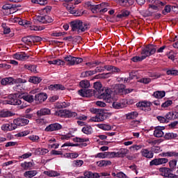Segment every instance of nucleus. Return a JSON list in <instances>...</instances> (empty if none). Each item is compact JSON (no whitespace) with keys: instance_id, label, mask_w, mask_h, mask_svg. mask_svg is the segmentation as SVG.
Segmentation results:
<instances>
[{"instance_id":"obj_1","label":"nucleus","mask_w":178,"mask_h":178,"mask_svg":"<svg viewBox=\"0 0 178 178\" xmlns=\"http://www.w3.org/2000/svg\"><path fill=\"white\" fill-rule=\"evenodd\" d=\"M71 27V31L75 34H83L86 31H88V24L83 22L80 19H75L70 23Z\"/></svg>"},{"instance_id":"obj_2","label":"nucleus","mask_w":178,"mask_h":178,"mask_svg":"<svg viewBox=\"0 0 178 178\" xmlns=\"http://www.w3.org/2000/svg\"><path fill=\"white\" fill-rule=\"evenodd\" d=\"M94 88L98 92L99 98L100 99L108 100L112 97V90L109 88H102V83L101 82L94 83Z\"/></svg>"},{"instance_id":"obj_3","label":"nucleus","mask_w":178,"mask_h":178,"mask_svg":"<svg viewBox=\"0 0 178 178\" xmlns=\"http://www.w3.org/2000/svg\"><path fill=\"white\" fill-rule=\"evenodd\" d=\"M156 52V47L152 44H148L144 49H142L141 55L143 59H146L148 56L154 55Z\"/></svg>"},{"instance_id":"obj_4","label":"nucleus","mask_w":178,"mask_h":178,"mask_svg":"<svg viewBox=\"0 0 178 178\" xmlns=\"http://www.w3.org/2000/svg\"><path fill=\"white\" fill-rule=\"evenodd\" d=\"M55 115L56 116H59V118H67L70 119L72 118H76L77 116V113L70 110H60L56 111Z\"/></svg>"},{"instance_id":"obj_5","label":"nucleus","mask_w":178,"mask_h":178,"mask_svg":"<svg viewBox=\"0 0 178 178\" xmlns=\"http://www.w3.org/2000/svg\"><path fill=\"white\" fill-rule=\"evenodd\" d=\"M64 60L67 62V65H68V66H74V65H79L83 62V58L72 56L65 57Z\"/></svg>"},{"instance_id":"obj_6","label":"nucleus","mask_w":178,"mask_h":178,"mask_svg":"<svg viewBox=\"0 0 178 178\" xmlns=\"http://www.w3.org/2000/svg\"><path fill=\"white\" fill-rule=\"evenodd\" d=\"M168 162L169 159L167 158H155L149 162V166H161V165L165 166Z\"/></svg>"},{"instance_id":"obj_7","label":"nucleus","mask_w":178,"mask_h":178,"mask_svg":"<svg viewBox=\"0 0 178 178\" xmlns=\"http://www.w3.org/2000/svg\"><path fill=\"white\" fill-rule=\"evenodd\" d=\"M108 119V113L104 111H99L95 117L90 118V122H104Z\"/></svg>"},{"instance_id":"obj_8","label":"nucleus","mask_w":178,"mask_h":178,"mask_svg":"<svg viewBox=\"0 0 178 178\" xmlns=\"http://www.w3.org/2000/svg\"><path fill=\"white\" fill-rule=\"evenodd\" d=\"M6 104L8 105H22V100L17 98L13 95H10L8 99L6 100Z\"/></svg>"},{"instance_id":"obj_9","label":"nucleus","mask_w":178,"mask_h":178,"mask_svg":"<svg viewBox=\"0 0 178 178\" xmlns=\"http://www.w3.org/2000/svg\"><path fill=\"white\" fill-rule=\"evenodd\" d=\"M29 120L24 118H17L13 120V124L15 127V129H17V127H23L26 126L28 123H29Z\"/></svg>"},{"instance_id":"obj_10","label":"nucleus","mask_w":178,"mask_h":178,"mask_svg":"<svg viewBox=\"0 0 178 178\" xmlns=\"http://www.w3.org/2000/svg\"><path fill=\"white\" fill-rule=\"evenodd\" d=\"M159 172L161 176H163L164 177H173V175L172 174V169L166 167H162L159 169Z\"/></svg>"},{"instance_id":"obj_11","label":"nucleus","mask_w":178,"mask_h":178,"mask_svg":"<svg viewBox=\"0 0 178 178\" xmlns=\"http://www.w3.org/2000/svg\"><path fill=\"white\" fill-rule=\"evenodd\" d=\"M86 5L90 6L91 11L92 13H100L101 8H104V5H108L106 3H102L96 6H92L91 2L88 1Z\"/></svg>"},{"instance_id":"obj_12","label":"nucleus","mask_w":178,"mask_h":178,"mask_svg":"<svg viewBox=\"0 0 178 178\" xmlns=\"http://www.w3.org/2000/svg\"><path fill=\"white\" fill-rule=\"evenodd\" d=\"M36 19L39 23H42L43 24H47V23H52L54 22V18L49 15L38 16Z\"/></svg>"},{"instance_id":"obj_13","label":"nucleus","mask_w":178,"mask_h":178,"mask_svg":"<svg viewBox=\"0 0 178 178\" xmlns=\"http://www.w3.org/2000/svg\"><path fill=\"white\" fill-rule=\"evenodd\" d=\"M62 125L59 123L51 124L45 128V131H58L61 130Z\"/></svg>"},{"instance_id":"obj_14","label":"nucleus","mask_w":178,"mask_h":178,"mask_svg":"<svg viewBox=\"0 0 178 178\" xmlns=\"http://www.w3.org/2000/svg\"><path fill=\"white\" fill-rule=\"evenodd\" d=\"M78 94L81 95V97H90L94 95V90L81 89L78 91Z\"/></svg>"},{"instance_id":"obj_15","label":"nucleus","mask_w":178,"mask_h":178,"mask_svg":"<svg viewBox=\"0 0 178 178\" xmlns=\"http://www.w3.org/2000/svg\"><path fill=\"white\" fill-rule=\"evenodd\" d=\"M151 105H152L151 102L147 101L139 102L136 104V106H138V108H140L142 111H147V108L149 109V106H151Z\"/></svg>"},{"instance_id":"obj_16","label":"nucleus","mask_w":178,"mask_h":178,"mask_svg":"<svg viewBox=\"0 0 178 178\" xmlns=\"http://www.w3.org/2000/svg\"><path fill=\"white\" fill-rule=\"evenodd\" d=\"M1 129L3 131H12V130H15V127L13 123H6L3 124Z\"/></svg>"},{"instance_id":"obj_17","label":"nucleus","mask_w":178,"mask_h":178,"mask_svg":"<svg viewBox=\"0 0 178 178\" xmlns=\"http://www.w3.org/2000/svg\"><path fill=\"white\" fill-rule=\"evenodd\" d=\"M140 154H142V156L147 158L148 159L154 158V152H152V151H149L148 149H143L140 151Z\"/></svg>"},{"instance_id":"obj_18","label":"nucleus","mask_w":178,"mask_h":178,"mask_svg":"<svg viewBox=\"0 0 178 178\" xmlns=\"http://www.w3.org/2000/svg\"><path fill=\"white\" fill-rule=\"evenodd\" d=\"M165 119L167 120H176V119H178V112L177 111L168 112L165 115Z\"/></svg>"},{"instance_id":"obj_19","label":"nucleus","mask_w":178,"mask_h":178,"mask_svg":"<svg viewBox=\"0 0 178 178\" xmlns=\"http://www.w3.org/2000/svg\"><path fill=\"white\" fill-rule=\"evenodd\" d=\"M80 178H99V174L97 172H91L90 171H86L83 173V176L80 177Z\"/></svg>"},{"instance_id":"obj_20","label":"nucleus","mask_w":178,"mask_h":178,"mask_svg":"<svg viewBox=\"0 0 178 178\" xmlns=\"http://www.w3.org/2000/svg\"><path fill=\"white\" fill-rule=\"evenodd\" d=\"M47 98H48V97L46 93H39L35 95V101H36V102H44L47 101Z\"/></svg>"},{"instance_id":"obj_21","label":"nucleus","mask_w":178,"mask_h":178,"mask_svg":"<svg viewBox=\"0 0 178 178\" xmlns=\"http://www.w3.org/2000/svg\"><path fill=\"white\" fill-rule=\"evenodd\" d=\"M49 90H51V91L61 90V91H63V90H66V88L62 84H51L49 86Z\"/></svg>"},{"instance_id":"obj_22","label":"nucleus","mask_w":178,"mask_h":178,"mask_svg":"<svg viewBox=\"0 0 178 178\" xmlns=\"http://www.w3.org/2000/svg\"><path fill=\"white\" fill-rule=\"evenodd\" d=\"M3 12H6V15H12L13 13V6L12 4H5L2 7Z\"/></svg>"},{"instance_id":"obj_23","label":"nucleus","mask_w":178,"mask_h":178,"mask_svg":"<svg viewBox=\"0 0 178 178\" xmlns=\"http://www.w3.org/2000/svg\"><path fill=\"white\" fill-rule=\"evenodd\" d=\"M125 118L127 120H133L138 118V112L137 111H131V113H128L125 115Z\"/></svg>"},{"instance_id":"obj_24","label":"nucleus","mask_w":178,"mask_h":178,"mask_svg":"<svg viewBox=\"0 0 178 178\" xmlns=\"http://www.w3.org/2000/svg\"><path fill=\"white\" fill-rule=\"evenodd\" d=\"M47 115H51V110L47 108H41L37 111V115L38 117L45 116Z\"/></svg>"},{"instance_id":"obj_25","label":"nucleus","mask_w":178,"mask_h":178,"mask_svg":"<svg viewBox=\"0 0 178 178\" xmlns=\"http://www.w3.org/2000/svg\"><path fill=\"white\" fill-rule=\"evenodd\" d=\"M19 97L21 99H23L24 101H26V102H29V104H31V102H34V96L31 95H22Z\"/></svg>"},{"instance_id":"obj_26","label":"nucleus","mask_w":178,"mask_h":178,"mask_svg":"<svg viewBox=\"0 0 178 178\" xmlns=\"http://www.w3.org/2000/svg\"><path fill=\"white\" fill-rule=\"evenodd\" d=\"M64 6L66 8L67 10L70 12L72 15H74L77 10H76V7L72 3H65Z\"/></svg>"},{"instance_id":"obj_27","label":"nucleus","mask_w":178,"mask_h":178,"mask_svg":"<svg viewBox=\"0 0 178 178\" xmlns=\"http://www.w3.org/2000/svg\"><path fill=\"white\" fill-rule=\"evenodd\" d=\"M164 129H163L161 127H157L155 128L154 131V137H157V138H161V137H163V131L162 130H163Z\"/></svg>"},{"instance_id":"obj_28","label":"nucleus","mask_w":178,"mask_h":178,"mask_svg":"<svg viewBox=\"0 0 178 178\" xmlns=\"http://www.w3.org/2000/svg\"><path fill=\"white\" fill-rule=\"evenodd\" d=\"M70 106V102L66 101L64 102H57L56 103V107L58 108V109H62L63 108H69Z\"/></svg>"},{"instance_id":"obj_29","label":"nucleus","mask_w":178,"mask_h":178,"mask_svg":"<svg viewBox=\"0 0 178 178\" xmlns=\"http://www.w3.org/2000/svg\"><path fill=\"white\" fill-rule=\"evenodd\" d=\"M13 58L14 59H17V60H24V59L27 58V56L25 53H16L13 55Z\"/></svg>"},{"instance_id":"obj_30","label":"nucleus","mask_w":178,"mask_h":178,"mask_svg":"<svg viewBox=\"0 0 178 178\" xmlns=\"http://www.w3.org/2000/svg\"><path fill=\"white\" fill-rule=\"evenodd\" d=\"M129 16H130V11L125 9L122 10L120 13L117 15V17H118V19H123V17H127Z\"/></svg>"},{"instance_id":"obj_31","label":"nucleus","mask_w":178,"mask_h":178,"mask_svg":"<svg viewBox=\"0 0 178 178\" xmlns=\"http://www.w3.org/2000/svg\"><path fill=\"white\" fill-rule=\"evenodd\" d=\"M129 150L127 149H120L118 152H116L117 158H124L127 155Z\"/></svg>"},{"instance_id":"obj_32","label":"nucleus","mask_w":178,"mask_h":178,"mask_svg":"<svg viewBox=\"0 0 178 178\" xmlns=\"http://www.w3.org/2000/svg\"><path fill=\"white\" fill-rule=\"evenodd\" d=\"M1 86H12L13 83H12V77L3 78L1 81Z\"/></svg>"},{"instance_id":"obj_33","label":"nucleus","mask_w":178,"mask_h":178,"mask_svg":"<svg viewBox=\"0 0 178 178\" xmlns=\"http://www.w3.org/2000/svg\"><path fill=\"white\" fill-rule=\"evenodd\" d=\"M44 175H46L49 177H56L58 176H60V174L59 172L54 170L44 171Z\"/></svg>"},{"instance_id":"obj_34","label":"nucleus","mask_w":178,"mask_h":178,"mask_svg":"<svg viewBox=\"0 0 178 178\" xmlns=\"http://www.w3.org/2000/svg\"><path fill=\"white\" fill-rule=\"evenodd\" d=\"M161 156H164V157H171V156H175L177 157L178 156V152H163L161 154Z\"/></svg>"},{"instance_id":"obj_35","label":"nucleus","mask_w":178,"mask_h":178,"mask_svg":"<svg viewBox=\"0 0 178 178\" xmlns=\"http://www.w3.org/2000/svg\"><path fill=\"white\" fill-rule=\"evenodd\" d=\"M79 86L81 87V88H84L85 90L86 88H90V81L88 80H82L79 82Z\"/></svg>"},{"instance_id":"obj_36","label":"nucleus","mask_w":178,"mask_h":178,"mask_svg":"<svg viewBox=\"0 0 178 178\" xmlns=\"http://www.w3.org/2000/svg\"><path fill=\"white\" fill-rule=\"evenodd\" d=\"M42 81V79L39 76H31L29 79V83H33V84H38Z\"/></svg>"},{"instance_id":"obj_37","label":"nucleus","mask_w":178,"mask_h":178,"mask_svg":"<svg viewBox=\"0 0 178 178\" xmlns=\"http://www.w3.org/2000/svg\"><path fill=\"white\" fill-rule=\"evenodd\" d=\"M11 83H13V84H22V83H27V81L22 78L14 79L11 77Z\"/></svg>"},{"instance_id":"obj_38","label":"nucleus","mask_w":178,"mask_h":178,"mask_svg":"<svg viewBox=\"0 0 178 178\" xmlns=\"http://www.w3.org/2000/svg\"><path fill=\"white\" fill-rule=\"evenodd\" d=\"M82 131L84 133V134H92V127L90 125H85L82 128Z\"/></svg>"},{"instance_id":"obj_39","label":"nucleus","mask_w":178,"mask_h":178,"mask_svg":"<svg viewBox=\"0 0 178 178\" xmlns=\"http://www.w3.org/2000/svg\"><path fill=\"white\" fill-rule=\"evenodd\" d=\"M22 41L27 45H33V36L24 37L22 38Z\"/></svg>"},{"instance_id":"obj_40","label":"nucleus","mask_w":178,"mask_h":178,"mask_svg":"<svg viewBox=\"0 0 178 178\" xmlns=\"http://www.w3.org/2000/svg\"><path fill=\"white\" fill-rule=\"evenodd\" d=\"M165 94L166 93L165 91H156L154 92L153 97H154V98H157L158 99H161V98L165 97Z\"/></svg>"},{"instance_id":"obj_41","label":"nucleus","mask_w":178,"mask_h":178,"mask_svg":"<svg viewBox=\"0 0 178 178\" xmlns=\"http://www.w3.org/2000/svg\"><path fill=\"white\" fill-rule=\"evenodd\" d=\"M37 173H38L37 170L26 171L24 173V176L25 177L31 178V177H34V176H35Z\"/></svg>"},{"instance_id":"obj_42","label":"nucleus","mask_w":178,"mask_h":178,"mask_svg":"<svg viewBox=\"0 0 178 178\" xmlns=\"http://www.w3.org/2000/svg\"><path fill=\"white\" fill-rule=\"evenodd\" d=\"M32 166L33 163L31 162H24L21 163V168L24 169V170H29Z\"/></svg>"},{"instance_id":"obj_43","label":"nucleus","mask_w":178,"mask_h":178,"mask_svg":"<svg viewBox=\"0 0 178 178\" xmlns=\"http://www.w3.org/2000/svg\"><path fill=\"white\" fill-rule=\"evenodd\" d=\"M177 134H173V133H166L164 136V138L165 140H173L175 138H177Z\"/></svg>"},{"instance_id":"obj_44","label":"nucleus","mask_w":178,"mask_h":178,"mask_svg":"<svg viewBox=\"0 0 178 178\" xmlns=\"http://www.w3.org/2000/svg\"><path fill=\"white\" fill-rule=\"evenodd\" d=\"M98 163L100 168H102V166H111V165H112V162L107 160L100 161Z\"/></svg>"},{"instance_id":"obj_45","label":"nucleus","mask_w":178,"mask_h":178,"mask_svg":"<svg viewBox=\"0 0 178 178\" xmlns=\"http://www.w3.org/2000/svg\"><path fill=\"white\" fill-rule=\"evenodd\" d=\"M83 164L84 161L83 160H74L72 162V165L74 166V168H80L83 166Z\"/></svg>"},{"instance_id":"obj_46","label":"nucleus","mask_w":178,"mask_h":178,"mask_svg":"<svg viewBox=\"0 0 178 178\" xmlns=\"http://www.w3.org/2000/svg\"><path fill=\"white\" fill-rule=\"evenodd\" d=\"M93 74H95V72H94L93 70H90L83 72L81 74V77H90V76H93Z\"/></svg>"},{"instance_id":"obj_47","label":"nucleus","mask_w":178,"mask_h":178,"mask_svg":"<svg viewBox=\"0 0 178 178\" xmlns=\"http://www.w3.org/2000/svg\"><path fill=\"white\" fill-rule=\"evenodd\" d=\"M86 65L88 67V69H92V67L98 66V65H99V63L98 61H92L86 63Z\"/></svg>"},{"instance_id":"obj_48","label":"nucleus","mask_w":178,"mask_h":178,"mask_svg":"<svg viewBox=\"0 0 178 178\" xmlns=\"http://www.w3.org/2000/svg\"><path fill=\"white\" fill-rule=\"evenodd\" d=\"M115 88L119 94H122V92L124 91V88H126V86L124 84L118 83L115 85Z\"/></svg>"},{"instance_id":"obj_49","label":"nucleus","mask_w":178,"mask_h":178,"mask_svg":"<svg viewBox=\"0 0 178 178\" xmlns=\"http://www.w3.org/2000/svg\"><path fill=\"white\" fill-rule=\"evenodd\" d=\"M169 166H170V169H171L172 172H173V170H175V169L176 168V166L177 165V160H171L169 161Z\"/></svg>"},{"instance_id":"obj_50","label":"nucleus","mask_w":178,"mask_h":178,"mask_svg":"<svg viewBox=\"0 0 178 178\" xmlns=\"http://www.w3.org/2000/svg\"><path fill=\"white\" fill-rule=\"evenodd\" d=\"M74 143H87L88 141H90V139L88 138H74Z\"/></svg>"},{"instance_id":"obj_51","label":"nucleus","mask_w":178,"mask_h":178,"mask_svg":"<svg viewBox=\"0 0 178 178\" xmlns=\"http://www.w3.org/2000/svg\"><path fill=\"white\" fill-rule=\"evenodd\" d=\"M99 129H102V130H111L112 129V127L109 124H100L98 125Z\"/></svg>"},{"instance_id":"obj_52","label":"nucleus","mask_w":178,"mask_h":178,"mask_svg":"<svg viewBox=\"0 0 178 178\" xmlns=\"http://www.w3.org/2000/svg\"><path fill=\"white\" fill-rule=\"evenodd\" d=\"M12 116V113L10 111H0V118H9Z\"/></svg>"},{"instance_id":"obj_53","label":"nucleus","mask_w":178,"mask_h":178,"mask_svg":"<svg viewBox=\"0 0 178 178\" xmlns=\"http://www.w3.org/2000/svg\"><path fill=\"white\" fill-rule=\"evenodd\" d=\"M172 10V6L166 5L164 8V10L162 11L163 15H168V13H170Z\"/></svg>"},{"instance_id":"obj_54","label":"nucleus","mask_w":178,"mask_h":178,"mask_svg":"<svg viewBox=\"0 0 178 178\" xmlns=\"http://www.w3.org/2000/svg\"><path fill=\"white\" fill-rule=\"evenodd\" d=\"M106 158H108V159L118 158L116 152H106Z\"/></svg>"},{"instance_id":"obj_55","label":"nucleus","mask_w":178,"mask_h":178,"mask_svg":"<svg viewBox=\"0 0 178 178\" xmlns=\"http://www.w3.org/2000/svg\"><path fill=\"white\" fill-rule=\"evenodd\" d=\"M18 24H19V26H30L31 24V22L27 21L26 19H20L18 21Z\"/></svg>"},{"instance_id":"obj_56","label":"nucleus","mask_w":178,"mask_h":178,"mask_svg":"<svg viewBox=\"0 0 178 178\" xmlns=\"http://www.w3.org/2000/svg\"><path fill=\"white\" fill-rule=\"evenodd\" d=\"M166 73L168 76H178V70H168Z\"/></svg>"},{"instance_id":"obj_57","label":"nucleus","mask_w":178,"mask_h":178,"mask_svg":"<svg viewBox=\"0 0 178 178\" xmlns=\"http://www.w3.org/2000/svg\"><path fill=\"white\" fill-rule=\"evenodd\" d=\"M24 67L25 69H28V70H31V72H37V67L35 65H25Z\"/></svg>"},{"instance_id":"obj_58","label":"nucleus","mask_w":178,"mask_h":178,"mask_svg":"<svg viewBox=\"0 0 178 178\" xmlns=\"http://www.w3.org/2000/svg\"><path fill=\"white\" fill-rule=\"evenodd\" d=\"M38 152H39L40 155H45L46 154H48V152H49V150L45 148H38Z\"/></svg>"},{"instance_id":"obj_59","label":"nucleus","mask_w":178,"mask_h":178,"mask_svg":"<svg viewBox=\"0 0 178 178\" xmlns=\"http://www.w3.org/2000/svg\"><path fill=\"white\" fill-rule=\"evenodd\" d=\"M51 10H52V7L46 6L45 8L40 10V13H50Z\"/></svg>"},{"instance_id":"obj_60","label":"nucleus","mask_w":178,"mask_h":178,"mask_svg":"<svg viewBox=\"0 0 178 178\" xmlns=\"http://www.w3.org/2000/svg\"><path fill=\"white\" fill-rule=\"evenodd\" d=\"M131 60L132 62H134V63H137V62H143V60H144V59L143 58L142 56H134L133 58H131Z\"/></svg>"},{"instance_id":"obj_61","label":"nucleus","mask_w":178,"mask_h":178,"mask_svg":"<svg viewBox=\"0 0 178 178\" xmlns=\"http://www.w3.org/2000/svg\"><path fill=\"white\" fill-rule=\"evenodd\" d=\"M172 104H173V102L172 100H167L161 104V108H168V106H170Z\"/></svg>"},{"instance_id":"obj_62","label":"nucleus","mask_w":178,"mask_h":178,"mask_svg":"<svg viewBox=\"0 0 178 178\" xmlns=\"http://www.w3.org/2000/svg\"><path fill=\"white\" fill-rule=\"evenodd\" d=\"M139 83H143V84H149L151 83L150 78H142L139 80Z\"/></svg>"},{"instance_id":"obj_63","label":"nucleus","mask_w":178,"mask_h":178,"mask_svg":"<svg viewBox=\"0 0 178 178\" xmlns=\"http://www.w3.org/2000/svg\"><path fill=\"white\" fill-rule=\"evenodd\" d=\"M95 158H102V159L106 158V152L97 153L95 155Z\"/></svg>"},{"instance_id":"obj_64","label":"nucleus","mask_w":178,"mask_h":178,"mask_svg":"<svg viewBox=\"0 0 178 178\" xmlns=\"http://www.w3.org/2000/svg\"><path fill=\"white\" fill-rule=\"evenodd\" d=\"M72 137H73L72 133H68L65 135H62L60 138L61 140H70V138H72Z\"/></svg>"}]
</instances>
